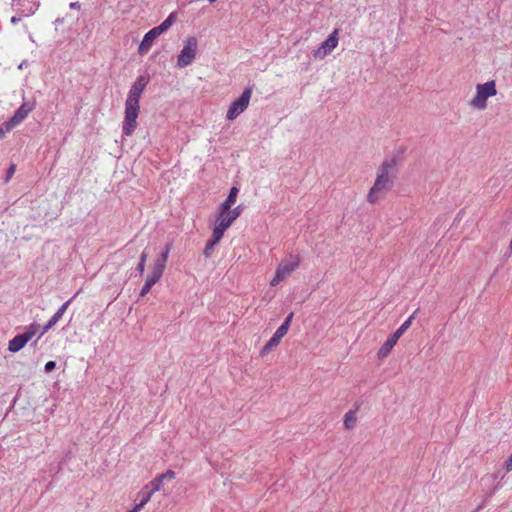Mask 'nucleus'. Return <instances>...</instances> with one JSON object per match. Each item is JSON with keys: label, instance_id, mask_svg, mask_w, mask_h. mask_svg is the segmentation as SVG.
Listing matches in <instances>:
<instances>
[{"label": "nucleus", "instance_id": "obj_1", "mask_svg": "<svg viewBox=\"0 0 512 512\" xmlns=\"http://www.w3.org/2000/svg\"><path fill=\"white\" fill-rule=\"evenodd\" d=\"M147 83V78L144 76H139L129 90L125 102V117L122 123V132L126 136L132 135L137 127V117L140 108L139 99Z\"/></svg>", "mask_w": 512, "mask_h": 512}, {"label": "nucleus", "instance_id": "obj_2", "mask_svg": "<svg viewBox=\"0 0 512 512\" xmlns=\"http://www.w3.org/2000/svg\"><path fill=\"white\" fill-rule=\"evenodd\" d=\"M397 160L395 157L385 159L378 169L377 177L374 185L369 190L367 201L371 204L376 203L379 199L391 189L393 181L390 173L395 170Z\"/></svg>", "mask_w": 512, "mask_h": 512}, {"label": "nucleus", "instance_id": "obj_3", "mask_svg": "<svg viewBox=\"0 0 512 512\" xmlns=\"http://www.w3.org/2000/svg\"><path fill=\"white\" fill-rule=\"evenodd\" d=\"M497 94L496 84L494 80L488 81L484 84L476 86V95L471 100L470 104L474 108L484 110L487 107V99Z\"/></svg>", "mask_w": 512, "mask_h": 512}, {"label": "nucleus", "instance_id": "obj_4", "mask_svg": "<svg viewBox=\"0 0 512 512\" xmlns=\"http://www.w3.org/2000/svg\"><path fill=\"white\" fill-rule=\"evenodd\" d=\"M39 330L40 326L32 323L24 333L16 335L9 341L8 350L12 353L19 352L37 333H39Z\"/></svg>", "mask_w": 512, "mask_h": 512}, {"label": "nucleus", "instance_id": "obj_5", "mask_svg": "<svg viewBox=\"0 0 512 512\" xmlns=\"http://www.w3.org/2000/svg\"><path fill=\"white\" fill-rule=\"evenodd\" d=\"M251 96H252V88L251 87L245 88L244 91L242 92L241 96L231 103V105L227 111L226 118L228 120H234L241 113H243L249 105Z\"/></svg>", "mask_w": 512, "mask_h": 512}, {"label": "nucleus", "instance_id": "obj_6", "mask_svg": "<svg viewBox=\"0 0 512 512\" xmlns=\"http://www.w3.org/2000/svg\"><path fill=\"white\" fill-rule=\"evenodd\" d=\"M197 39L195 37H189L178 55L177 66L179 68H185L189 66L195 59L197 54Z\"/></svg>", "mask_w": 512, "mask_h": 512}, {"label": "nucleus", "instance_id": "obj_7", "mask_svg": "<svg viewBox=\"0 0 512 512\" xmlns=\"http://www.w3.org/2000/svg\"><path fill=\"white\" fill-rule=\"evenodd\" d=\"M36 101L34 99L30 101H23L21 106L14 112L13 116L8 120V127H16L22 121H24L30 112L35 108Z\"/></svg>", "mask_w": 512, "mask_h": 512}, {"label": "nucleus", "instance_id": "obj_8", "mask_svg": "<svg viewBox=\"0 0 512 512\" xmlns=\"http://www.w3.org/2000/svg\"><path fill=\"white\" fill-rule=\"evenodd\" d=\"M338 30L335 29L327 38L325 41H323L316 50H314V57L315 58H324L328 54L332 52L334 48L338 45Z\"/></svg>", "mask_w": 512, "mask_h": 512}, {"label": "nucleus", "instance_id": "obj_9", "mask_svg": "<svg viewBox=\"0 0 512 512\" xmlns=\"http://www.w3.org/2000/svg\"><path fill=\"white\" fill-rule=\"evenodd\" d=\"M12 8L17 14L28 17L35 13L38 4L35 0H13Z\"/></svg>", "mask_w": 512, "mask_h": 512}, {"label": "nucleus", "instance_id": "obj_10", "mask_svg": "<svg viewBox=\"0 0 512 512\" xmlns=\"http://www.w3.org/2000/svg\"><path fill=\"white\" fill-rule=\"evenodd\" d=\"M300 265V258L297 255H290L289 258L283 260L277 267V270L287 278Z\"/></svg>", "mask_w": 512, "mask_h": 512}, {"label": "nucleus", "instance_id": "obj_11", "mask_svg": "<svg viewBox=\"0 0 512 512\" xmlns=\"http://www.w3.org/2000/svg\"><path fill=\"white\" fill-rule=\"evenodd\" d=\"M160 34L155 28L150 29L143 37L142 42L138 47L139 54H146L151 48L154 40L158 38Z\"/></svg>", "mask_w": 512, "mask_h": 512}, {"label": "nucleus", "instance_id": "obj_12", "mask_svg": "<svg viewBox=\"0 0 512 512\" xmlns=\"http://www.w3.org/2000/svg\"><path fill=\"white\" fill-rule=\"evenodd\" d=\"M294 313L290 312L284 322L277 328L273 336L271 337L277 344L280 343L281 339L287 334L291 321L293 319Z\"/></svg>", "mask_w": 512, "mask_h": 512}, {"label": "nucleus", "instance_id": "obj_13", "mask_svg": "<svg viewBox=\"0 0 512 512\" xmlns=\"http://www.w3.org/2000/svg\"><path fill=\"white\" fill-rule=\"evenodd\" d=\"M169 251H170V248L167 246L166 249L157 256V258L155 259L154 264H153V268H152L153 272L160 274L161 276L163 275V272L166 267Z\"/></svg>", "mask_w": 512, "mask_h": 512}, {"label": "nucleus", "instance_id": "obj_14", "mask_svg": "<svg viewBox=\"0 0 512 512\" xmlns=\"http://www.w3.org/2000/svg\"><path fill=\"white\" fill-rule=\"evenodd\" d=\"M399 339L396 338L394 335H390L387 340L383 343V345L378 350V358L383 359L386 358L390 352L392 351L393 347L396 345L397 341Z\"/></svg>", "mask_w": 512, "mask_h": 512}, {"label": "nucleus", "instance_id": "obj_15", "mask_svg": "<svg viewBox=\"0 0 512 512\" xmlns=\"http://www.w3.org/2000/svg\"><path fill=\"white\" fill-rule=\"evenodd\" d=\"M238 192H239V189L235 186H233L230 189L226 200L219 207V208H222V212L228 211L231 208V206L236 202Z\"/></svg>", "mask_w": 512, "mask_h": 512}, {"label": "nucleus", "instance_id": "obj_16", "mask_svg": "<svg viewBox=\"0 0 512 512\" xmlns=\"http://www.w3.org/2000/svg\"><path fill=\"white\" fill-rule=\"evenodd\" d=\"M233 222L234 220L231 218V216L228 215L227 212H222V208H219L216 223L219 226H222L223 229L227 230Z\"/></svg>", "mask_w": 512, "mask_h": 512}, {"label": "nucleus", "instance_id": "obj_17", "mask_svg": "<svg viewBox=\"0 0 512 512\" xmlns=\"http://www.w3.org/2000/svg\"><path fill=\"white\" fill-rule=\"evenodd\" d=\"M176 21V13H171L160 25L154 27L158 33L161 35L165 31H167L173 23Z\"/></svg>", "mask_w": 512, "mask_h": 512}, {"label": "nucleus", "instance_id": "obj_18", "mask_svg": "<svg viewBox=\"0 0 512 512\" xmlns=\"http://www.w3.org/2000/svg\"><path fill=\"white\" fill-rule=\"evenodd\" d=\"M416 313H417V310L414 311V313L405 322H403L401 324V326L392 335L396 336V338L399 339L406 332V330L411 326Z\"/></svg>", "mask_w": 512, "mask_h": 512}, {"label": "nucleus", "instance_id": "obj_19", "mask_svg": "<svg viewBox=\"0 0 512 512\" xmlns=\"http://www.w3.org/2000/svg\"><path fill=\"white\" fill-rule=\"evenodd\" d=\"M61 318L62 316L55 312L47 324L43 327H40L38 339L42 337L49 329H51Z\"/></svg>", "mask_w": 512, "mask_h": 512}, {"label": "nucleus", "instance_id": "obj_20", "mask_svg": "<svg viewBox=\"0 0 512 512\" xmlns=\"http://www.w3.org/2000/svg\"><path fill=\"white\" fill-rule=\"evenodd\" d=\"M147 258H148V253L144 250L141 254H140V257H139V262L135 268V276H139L141 277L144 273V270H145V265H146V261H147Z\"/></svg>", "mask_w": 512, "mask_h": 512}, {"label": "nucleus", "instance_id": "obj_21", "mask_svg": "<svg viewBox=\"0 0 512 512\" xmlns=\"http://www.w3.org/2000/svg\"><path fill=\"white\" fill-rule=\"evenodd\" d=\"M152 493L146 488L144 487L139 493H138V497L140 498V501L138 503V505L143 508L145 504H147L151 497H152Z\"/></svg>", "mask_w": 512, "mask_h": 512}, {"label": "nucleus", "instance_id": "obj_22", "mask_svg": "<svg viewBox=\"0 0 512 512\" xmlns=\"http://www.w3.org/2000/svg\"><path fill=\"white\" fill-rule=\"evenodd\" d=\"M355 422H356V413L355 411H348L345 415H344V426L346 429H351L354 427L355 425Z\"/></svg>", "mask_w": 512, "mask_h": 512}, {"label": "nucleus", "instance_id": "obj_23", "mask_svg": "<svg viewBox=\"0 0 512 512\" xmlns=\"http://www.w3.org/2000/svg\"><path fill=\"white\" fill-rule=\"evenodd\" d=\"M163 484L162 479L159 477H155L152 481H150L145 487L154 494L155 492L159 491L161 489V486Z\"/></svg>", "mask_w": 512, "mask_h": 512}, {"label": "nucleus", "instance_id": "obj_24", "mask_svg": "<svg viewBox=\"0 0 512 512\" xmlns=\"http://www.w3.org/2000/svg\"><path fill=\"white\" fill-rule=\"evenodd\" d=\"M218 243H219V241H216V240H215V239H213V238H210V239L208 240V242H207V243H206V245H205L204 251H203V253H204V255H205V257H206V258L211 257V255H212V253H213V250H214V247H215V245H216V244H218Z\"/></svg>", "mask_w": 512, "mask_h": 512}, {"label": "nucleus", "instance_id": "obj_25", "mask_svg": "<svg viewBox=\"0 0 512 512\" xmlns=\"http://www.w3.org/2000/svg\"><path fill=\"white\" fill-rule=\"evenodd\" d=\"M226 230L222 228V226H219L217 223L215 224V227L212 231L211 238L215 239L216 241H219L222 239L224 232Z\"/></svg>", "mask_w": 512, "mask_h": 512}, {"label": "nucleus", "instance_id": "obj_26", "mask_svg": "<svg viewBox=\"0 0 512 512\" xmlns=\"http://www.w3.org/2000/svg\"><path fill=\"white\" fill-rule=\"evenodd\" d=\"M161 277L162 276L160 274H157V273L151 271V273L148 275L145 283L147 284V286L149 285L150 287H152L161 279Z\"/></svg>", "mask_w": 512, "mask_h": 512}, {"label": "nucleus", "instance_id": "obj_27", "mask_svg": "<svg viewBox=\"0 0 512 512\" xmlns=\"http://www.w3.org/2000/svg\"><path fill=\"white\" fill-rule=\"evenodd\" d=\"M278 344L272 340L271 338L269 339V341L263 346V348L261 349V352L260 354L262 356L266 355L267 353H269L274 347H276Z\"/></svg>", "mask_w": 512, "mask_h": 512}, {"label": "nucleus", "instance_id": "obj_28", "mask_svg": "<svg viewBox=\"0 0 512 512\" xmlns=\"http://www.w3.org/2000/svg\"><path fill=\"white\" fill-rule=\"evenodd\" d=\"M278 344L272 340L271 338L269 339V341L263 346V348L261 349V352L260 354L262 356L266 355L267 353H269L274 347H276Z\"/></svg>", "mask_w": 512, "mask_h": 512}, {"label": "nucleus", "instance_id": "obj_29", "mask_svg": "<svg viewBox=\"0 0 512 512\" xmlns=\"http://www.w3.org/2000/svg\"><path fill=\"white\" fill-rule=\"evenodd\" d=\"M228 215L231 216V218L235 221L241 214L242 212V206L241 205H238L237 207H235L234 209H229L228 211H226Z\"/></svg>", "mask_w": 512, "mask_h": 512}, {"label": "nucleus", "instance_id": "obj_30", "mask_svg": "<svg viewBox=\"0 0 512 512\" xmlns=\"http://www.w3.org/2000/svg\"><path fill=\"white\" fill-rule=\"evenodd\" d=\"M285 279V277L276 269V272H275V276L273 277V279L270 281V285L271 286H276L278 285L281 281H283Z\"/></svg>", "mask_w": 512, "mask_h": 512}, {"label": "nucleus", "instance_id": "obj_31", "mask_svg": "<svg viewBox=\"0 0 512 512\" xmlns=\"http://www.w3.org/2000/svg\"><path fill=\"white\" fill-rule=\"evenodd\" d=\"M176 476V473L172 470H167L165 473L159 475V477L164 482L165 480H173Z\"/></svg>", "mask_w": 512, "mask_h": 512}, {"label": "nucleus", "instance_id": "obj_32", "mask_svg": "<svg viewBox=\"0 0 512 512\" xmlns=\"http://www.w3.org/2000/svg\"><path fill=\"white\" fill-rule=\"evenodd\" d=\"M76 295H74L72 298H70L69 300H67L65 303H63L59 308L58 310L56 311V313H58L59 315L63 316V314L65 313V311L67 310L69 304L72 302V300L75 298Z\"/></svg>", "mask_w": 512, "mask_h": 512}, {"label": "nucleus", "instance_id": "obj_33", "mask_svg": "<svg viewBox=\"0 0 512 512\" xmlns=\"http://www.w3.org/2000/svg\"><path fill=\"white\" fill-rule=\"evenodd\" d=\"M76 295H74L72 298H70L69 300H67L65 303H63L59 308L58 310L56 311V313H58L59 315L63 316V314L65 313V311L67 310L69 304L72 302V300L75 298Z\"/></svg>", "mask_w": 512, "mask_h": 512}, {"label": "nucleus", "instance_id": "obj_34", "mask_svg": "<svg viewBox=\"0 0 512 512\" xmlns=\"http://www.w3.org/2000/svg\"><path fill=\"white\" fill-rule=\"evenodd\" d=\"M14 127H10L8 128V121L4 122L1 126H0V140L2 138H4V136L6 135V133H8L9 131H11Z\"/></svg>", "mask_w": 512, "mask_h": 512}, {"label": "nucleus", "instance_id": "obj_35", "mask_svg": "<svg viewBox=\"0 0 512 512\" xmlns=\"http://www.w3.org/2000/svg\"><path fill=\"white\" fill-rule=\"evenodd\" d=\"M56 367V362L55 361H48L46 362L45 366H44V369H45V372L49 373L51 371H53Z\"/></svg>", "mask_w": 512, "mask_h": 512}, {"label": "nucleus", "instance_id": "obj_36", "mask_svg": "<svg viewBox=\"0 0 512 512\" xmlns=\"http://www.w3.org/2000/svg\"><path fill=\"white\" fill-rule=\"evenodd\" d=\"M15 169H16V167L13 164L8 168V170L6 172L5 179H4L5 182H8L10 180V178L13 176V174L15 172Z\"/></svg>", "mask_w": 512, "mask_h": 512}, {"label": "nucleus", "instance_id": "obj_37", "mask_svg": "<svg viewBox=\"0 0 512 512\" xmlns=\"http://www.w3.org/2000/svg\"><path fill=\"white\" fill-rule=\"evenodd\" d=\"M504 469L506 470V472H510L512 470V454L504 462Z\"/></svg>", "mask_w": 512, "mask_h": 512}, {"label": "nucleus", "instance_id": "obj_38", "mask_svg": "<svg viewBox=\"0 0 512 512\" xmlns=\"http://www.w3.org/2000/svg\"><path fill=\"white\" fill-rule=\"evenodd\" d=\"M24 17H25V16H22L21 14H17V13H16V15H14V16L11 18V20H10V21H11V23H12V24H14V25H15V24L19 23V22H20Z\"/></svg>", "mask_w": 512, "mask_h": 512}, {"label": "nucleus", "instance_id": "obj_39", "mask_svg": "<svg viewBox=\"0 0 512 512\" xmlns=\"http://www.w3.org/2000/svg\"><path fill=\"white\" fill-rule=\"evenodd\" d=\"M151 288H152V287H150L149 285L147 286V284L145 283V284L143 285V287L141 288V290H140V296H142V297H143V296H145L146 294H148V293H149V291L151 290Z\"/></svg>", "mask_w": 512, "mask_h": 512}, {"label": "nucleus", "instance_id": "obj_40", "mask_svg": "<svg viewBox=\"0 0 512 512\" xmlns=\"http://www.w3.org/2000/svg\"><path fill=\"white\" fill-rule=\"evenodd\" d=\"M71 9H80V3L79 2H72L70 3Z\"/></svg>", "mask_w": 512, "mask_h": 512}, {"label": "nucleus", "instance_id": "obj_41", "mask_svg": "<svg viewBox=\"0 0 512 512\" xmlns=\"http://www.w3.org/2000/svg\"><path fill=\"white\" fill-rule=\"evenodd\" d=\"M142 508L136 504L132 509L128 510L127 512H139Z\"/></svg>", "mask_w": 512, "mask_h": 512}, {"label": "nucleus", "instance_id": "obj_42", "mask_svg": "<svg viewBox=\"0 0 512 512\" xmlns=\"http://www.w3.org/2000/svg\"><path fill=\"white\" fill-rule=\"evenodd\" d=\"M208 1H209L210 3H213V2H215L216 0H208Z\"/></svg>", "mask_w": 512, "mask_h": 512}]
</instances>
